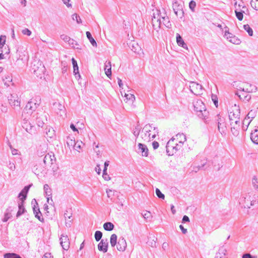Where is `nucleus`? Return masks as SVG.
Here are the masks:
<instances>
[{
	"label": "nucleus",
	"mask_w": 258,
	"mask_h": 258,
	"mask_svg": "<svg viewBox=\"0 0 258 258\" xmlns=\"http://www.w3.org/2000/svg\"><path fill=\"white\" fill-rule=\"evenodd\" d=\"M32 107L31 101H29L27 103L22 112V117L24 118V122L23 123L22 127L27 132L30 134H31L32 130V125L30 123L32 114Z\"/></svg>",
	"instance_id": "obj_1"
},
{
	"label": "nucleus",
	"mask_w": 258,
	"mask_h": 258,
	"mask_svg": "<svg viewBox=\"0 0 258 258\" xmlns=\"http://www.w3.org/2000/svg\"><path fill=\"white\" fill-rule=\"evenodd\" d=\"M194 111L197 116L204 120L206 123H208L209 112L206 109L205 104L201 100H198L193 103Z\"/></svg>",
	"instance_id": "obj_2"
},
{
	"label": "nucleus",
	"mask_w": 258,
	"mask_h": 258,
	"mask_svg": "<svg viewBox=\"0 0 258 258\" xmlns=\"http://www.w3.org/2000/svg\"><path fill=\"white\" fill-rule=\"evenodd\" d=\"M32 184H29L28 185L25 186L23 189L20 191L18 196V204L19 210L17 213L16 216L19 217L25 212V209L24 208V204L25 200L27 197V194L29 192L30 188Z\"/></svg>",
	"instance_id": "obj_3"
},
{
	"label": "nucleus",
	"mask_w": 258,
	"mask_h": 258,
	"mask_svg": "<svg viewBox=\"0 0 258 258\" xmlns=\"http://www.w3.org/2000/svg\"><path fill=\"white\" fill-rule=\"evenodd\" d=\"M174 140L175 139L172 138L166 144V151L168 156H172L176 153L177 151L181 148L183 145V141H178V143L174 144Z\"/></svg>",
	"instance_id": "obj_4"
},
{
	"label": "nucleus",
	"mask_w": 258,
	"mask_h": 258,
	"mask_svg": "<svg viewBox=\"0 0 258 258\" xmlns=\"http://www.w3.org/2000/svg\"><path fill=\"white\" fill-rule=\"evenodd\" d=\"M35 116L36 123L37 125L38 130L40 128L43 130V126H46L47 122V114L42 109L39 112H37L33 115V117Z\"/></svg>",
	"instance_id": "obj_5"
},
{
	"label": "nucleus",
	"mask_w": 258,
	"mask_h": 258,
	"mask_svg": "<svg viewBox=\"0 0 258 258\" xmlns=\"http://www.w3.org/2000/svg\"><path fill=\"white\" fill-rule=\"evenodd\" d=\"M240 112L239 106H236V105H235L229 112V118L231 121V125H232L233 123V121H234L236 124H238L240 122Z\"/></svg>",
	"instance_id": "obj_6"
},
{
	"label": "nucleus",
	"mask_w": 258,
	"mask_h": 258,
	"mask_svg": "<svg viewBox=\"0 0 258 258\" xmlns=\"http://www.w3.org/2000/svg\"><path fill=\"white\" fill-rule=\"evenodd\" d=\"M45 69L42 62L33 59V73L39 78H42Z\"/></svg>",
	"instance_id": "obj_7"
},
{
	"label": "nucleus",
	"mask_w": 258,
	"mask_h": 258,
	"mask_svg": "<svg viewBox=\"0 0 258 258\" xmlns=\"http://www.w3.org/2000/svg\"><path fill=\"white\" fill-rule=\"evenodd\" d=\"M253 87L254 89L253 88H246L245 90L243 88H242L240 87V94H239L238 93H236V94L239 96L241 100H242L243 101H245V102H248L251 99V95L249 94H248V93L252 92L253 90L255 91L256 90V88L255 86H254Z\"/></svg>",
	"instance_id": "obj_8"
},
{
	"label": "nucleus",
	"mask_w": 258,
	"mask_h": 258,
	"mask_svg": "<svg viewBox=\"0 0 258 258\" xmlns=\"http://www.w3.org/2000/svg\"><path fill=\"white\" fill-rule=\"evenodd\" d=\"M172 8L174 14L177 17L182 18L184 16V12L182 8V6L177 1H175L172 3Z\"/></svg>",
	"instance_id": "obj_9"
},
{
	"label": "nucleus",
	"mask_w": 258,
	"mask_h": 258,
	"mask_svg": "<svg viewBox=\"0 0 258 258\" xmlns=\"http://www.w3.org/2000/svg\"><path fill=\"white\" fill-rule=\"evenodd\" d=\"M108 239H102L98 244V249L99 251H102L104 253L106 252L108 250Z\"/></svg>",
	"instance_id": "obj_10"
},
{
	"label": "nucleus",
	"mask_w": 258,
	"mask_h": 258,
	"mask_svg": "<svg viewBox=\"0 0 258 258\" xmlns=\"http://www.w3.org/2000/svg\"><path fill=\"white\" fill-rule=\"evenodd\" d=\"M59 240L60 244L63 249L67 250L70 247V241L68 236L62 235Z\"/></svg>",
	"instance_id": "obj_11"
},
{
	"label": "nucleus",
	"mask_w": 258,
	"mask_h": 258,
	"mask_svg": "<svg viewBox=\"0 0 258 258\" xmlns=\"http://www.w3.org/2000/svg\"><path fill=\"white\" fill-rule=\"evenodd\" d=\"M225 29V36L227 37V39L230 38L229 41L233 44H239L240 42V40L236 38L235 36L233 37V34L229 32L228 27H226Z\"/></svg>",
	"instance_id": "obj_12"
},
{
	"label": "nucleus",
	"mask_w": 258,
	"mask_h": 258,
	"mask_svg": "<svg viewBox=\"0 0 258 258\" xmlns=\"http://www.w3.org/2000/svg\"><path fill=\"white\" fill-rule=\"evenodd\" d=\"M126 245L125 239L123 237H120L116 246L117 250L120 251H124L126 249Z\"/></svg>",
	"instance_id": "obj_13"
},
{
	"label": "nucleus",
	"mask_w": 258,
	"mask_h": 258,
	"mask_svg": "<svg viewBox=\"0 0 258 258\" xmlns=\"http://www.w3.org/2000/svg\"><path fill=\"white\" fill-rule=\"evenodd\" d=\"M157 15V17H156L155 15L154 14L152 19L153 27L155 30H156L157 28H159L161 25L160 17L159 18H158L159 16V13H158Z\"/></svg>",
	"instance_id": "obj_14"
},
{
	"label": "nucleus",
	"mask_w": 258,
	"mask_h": 258,
	"mask_svg": "<svg viewBox=\"0 0 258 258\" xmlns=\"http://www.w3.org/2000/svg\"><path fill=\"white\" fill-rule=\"evenodd\" d=\"M36 150V154L38 156L42 157L44 156L46 152L45 144L43 143L42 145H40L38 147H37Z\"/></svg>",
	"instance_id": "obj_15"
},
{
	"label": "nucleus",
	"mask_w": 258,
	"mask_h": 258,
	"mask_svg": "<svg viewBox=\"0 0 258 258\" xmlns=\"http://www.w3.org/2000/svg\"><path fill=\"white\" fill-rule=\"evenodd\" d=\"M190 90V91L194 93V94H197L196 92H194V90L198 91L201 90L202 89V86L198 83H197L194 82H191L190 83L189 85Z\"/></svg>",
	"instance_id": "obj_16"
},
{
	"label": "nucleus",
	"mask_w": 258,
	"mask_h": 258,
	"mask_svg": "<svg viewBox=\"0 0 258 258\" xmlns=\"http://www.w3.org/2000/svg\"><path fill=\"white\" fill-rule=\"evenodd\" d=\"M139 152L142 153L143 156L147 157L148 156V149L147 146L142 143H139Z\"/></svg>",
	"instance_id": "obj_17"
},
{
	"label": "nucleus",
	"mask_w": 258,
	"mask_h": 258,
	"mask_svg": "<svg viewBox=\"0 0 258 258\" xmlns=\"http://www.w3.org/2000/svg\"><path fill=\"white\" fill-rule=\"evenodd\" d=\"M250 139L253 143L258 144V127L252 131L250 134Z\"/></svg>",
	"instance_id": "obj_18"
},
{
	"label": "nucleus",
	"mask_w": 258,
	"mask_h": 258,
	"mask_svg": "<svg viewBox=\"0 0 258 258\" xmlns=\"http://www.w3.org/2000/svg\"><path fill=\"white\" fill-rule=\"evenodd\" d=\"M44 126L45 127V128H44V130L43 131V134L46 136L47 138H52L54 134V130L49 126H47V125H46V126Z\"/></svg>",
	"instance_id": "obj_19"
},
{
	"label": "nucleus",
	"mask_w": 258,
	"mask_h": 258,
	"mask_svg": "<svg viewBox=\"0 0 258 258\" xmlns=\"http://www.w3.org/2000/svg\"><path fill=\"white\" fill-rule=\"evenodd\" d=\"M9 103L11 106L14 107L20 106V100L19 98L16 99L13 95H11L10 97H9Z\"/></svg>",
	"instance_id": "obj_20"
},
{
	"label": "nucleus",
	"mask_w": 258,
	"mask_h": 258,
	"mask_svg": "<svg viewBox=\"0 0 258 258\" xmlns=\"http://www.w3.org/2000/svg\"><path fill=\"white\" fill-rule=\"evenodd\" d=\"M104 71L105 72V74L108 78H110L111 76V62L110 61H106L104 63Z\"/></svg>",
	"instance_id": "obj_21"
},
{
	"label": "nucleus",
	"mask_w": 258,
	"mask_h": 258,
	"mask_svg": "<svg viewBox=\"0 0 258 258\" xmlns=\"http://www.w3.org/2000/svg\"><path fill=\"white\" fill-rule=\"evenodd\" d=\"M176 42L177 44L183 48H187V44L184 42L182 37L178 33L176 35Z\"/></svg>",
	"instance_id": "obj_22"
},
{
	"label": "nucleus",
	"mask_w": 258,
	"mask_h": 258,
	"mask_svg": "<svg viewBox=\"0 0 258 258\" xmlns=\"http://www.w3.org/2000/svg\"><path fill=\"white\" fill-rule=\"evenodd\" d=\"M72 61L74 68V75L75 76L76 78H77L78 77H79V78H80L81 76L79 72V67L77 64V60L74 58H72Z\"/></svg>",
	"instance_id": "obj_23"
},
{
	"label": "nucleus",
	"mask_w": 258,
	"mask_h": 258,
	"mask_svg": "<svg viewBox=\"0 0 258 258\" xmlns=\"http://www.w3.org/2000/svg\"><path fill=\"white\" fill-rule=\"evenodd\" d=\"M44 190L47 198V202L49 203V198L51 199V189L48 184H45L44 185ZM51 200L52 201V199Z\"/></svg>",
	"instance_id": "obj_24"
},
{
	"label": "nucleus",
	"mask_w": 258,
	"mask_h": 258,
	"mask_svg": "<svg viewBox=\"0 0 258 258\" xmlns=\"http://www.w3.org/2000/svg\"><path fill=\"white\" fill-rule=\"evenodd\" d=\"M75 142L76 141L74 138H71L69 136L67 137L66 143L68 148L70 150H71L72 148L73 149L74 147H75Z\"/></svg>",
	"instance_id": "obj_25"
},
{
	"label": "nucleus",
	"mask_w": 258,
	"mask_h": 258,
	"mask_svg": "<svg viewBox=\"0 0 258 258\" xmlns=\"http://www.w3.org/2000/svg\"><path fill=\"white\" fill-rule=\"evenodd\" d=\"M33 214L35 215V217L37 218L40 222H43L44 218L43 217L42 213L40 212L39 209L36 210L35 209V206L33 207Z\"/></svg>",
	"instance_id": "obj_26"
},
{
	"label": "nucleus",
	"mask_w": 258,
	"mask_h": 258,
	"mask_svg": "<svg viewBox=\"0 0 258 258\" xmlns=\"http://www.w3.org/2000/svg\"><path fill=\"white\" fill-rule=\"evenodd\" d=\"M218 125V129L219 132L222 135V134H226V122L225 121L223 122H220L219 124H217Z\"/></svg>",
	"instance_id": "obj_27"
},
{
	"label": "nucleus",
	"mask_w": 258,
	"mask_h": 258,
	"mask_svg": "<svg viewBox=\"0 0 258 258\" xmlns=\"http://www.w3.org/2000/svg\"><path fill=\"white\" fill-rule=\"evenodd\" d=\"M227 250L224 247L219 248L218 252L216 253V256L221 257V258H227L226 256Z\"/></svg>",
	"instance_id": "obj_28"
},
{
	"label": "nucleus",
	"mask_w": 258,
	"mask_h": 258,
	"mask_svg": "<svg viewBox=\"0 0 258 258\" xmlns=\"http://www.w3.org/2000/svg\"><path fill=\"white\" fill-rule=\"evenodd\" d=\"M86 34V36H87V38L88 39V40H89L91 44L93 46L97 47V43H96L95 40L92 36L91 33L89 31H87Z\"/></svg>",
	"instance_id": "obj_29"
},
{
	"label": "nucleus",
	"mask_w": 258,
	"mask_h": 258,
	"mask_svg": "<svg viewBox=\"0 0 258 258\" xmlns=\"http://www.w3.org/2000/svg\"><path fill=\"white\" fill-rule=\"evenodd\" d=\"M103 228L105 230L110 231L114 229V225L111 222H107L104 223Z\"/></svg>",
	"instance_id": "obj_30"
},
{
	"label": "nucleus",
	"mask_w": 258,
	"mask_h": 258,
	"mask_svg": "<svg viewBox=\"0 0 258 258\" xmlns=\"http://www.w3.org/2000/svg\"><path fill=\"white\" fill-rule=\"evenodd\" d=\"M11 210L10 208L7 209L6 212L5 213L4 217L3 219V221L4 222H7L12 217V215L11 213Z\"/></svg>",
	"instance_id": "obj_31"
},
{
	"label": "nucleus",
	"mask_w": 258,
	"mask_h": 258,
	"mask_svg": "<svg viewBox=\"0 0 258 258\" xmlns=\"http://www.w3.org/2000/svg\"><path fill=\"white\" fill-rule=\"evenodd\" d=\"M206 165V161H202V163L200 165H198L197 166H195L194 167V171H195L196 172H198L199 170L201 169H206L207 167L205 168V166Z\"/></svg>",
	"instance_id": "obj_32"
},
{
	"label": "nucleus",
	"mask_w": 258,
	"mask_h": 258,
	"mask_svg": "<svg viewBox=\"0 0 258 258\" xmlns=\"http://www.w3.org/2000/svg\"><path fill=\"white\" fill-rule=\"evenodd\" d=\"M117 238V236L115 234H113L111 235L110 242L112 247H114L116 245Z\"/></svg>",
	"instance_id": "obj_33"
},
{
	"label": "nucleus",
	"mask_w": 258,
	"mask_h": 258,
	"mask_svg": "<svg viewBox=\"0 0 258 258\" xmlns=\"http://www.w3.org/2000/svg\"><path fill=\"white\" fill-rule=\"evenodd\" d=\"M251 121V119L249 120L246 118H245L243 119V120L242 121V130L243 131L247 130L248 126Z\"/></svg>",
	"instance_id": "obj_34"
},
{
	"label": "nucleus",
	"mask_w": 258,
	"mask_h": 258,
	"mask_svg": "<svg viewBox=\"0 0 258 258\" xmlns=\"http://www.w3.org/2000/svg\"><path fill=\"white\" fill-rule=\"evenodd\" d=\"M4 258H22L19 254L15 253H7L4 255Z\"/></svg>",
	"instance_id": "obj_35"
},
{
	"label": "nucleus",
	"mask_w": 258,
	"mask_h": 258,
	"mask_svg": "<svg viewBox=\"0 0 258 258\" xmlns=\"http://www.w3.org/2000/svg\"><path fill=\"white\" fill-rule=\"evenodd\" d=\"M256 116V111L255 110H251L246 116L245 117L249 120L252 119Z\"/></svg>",
	"instance_id": "obj_36"
},
{
	"label": "nucleus",
	"mask_w": 258,
	"mask_h": 258,
	"mask_svg": "<svg viewBox=\"0 0 258 258\" xmlns=\"http://www.w3.org/2000/svg\"><path fill=\"white\" fill-rule=\"evenodd\" d=\"M84 145L83 142L80 141H77L75 142V147L73 149L80 152V150L82 148V146Z\"/></svg>",
	"instance_id": "obj_37"
},
{
	"label": "nucleus",
	"mask_w": 258,
	"mask_h": 258,
	"mask_svg": "<svg viewBox=\"0 0 258 258\" xmlns=\"http://www.w3.org/2000/svg\"><path fill=\"white\" fill-rule=\"evenodd\" d=\"M162 19L163 20V24L167 28H170V26H171V24L169 20L168 17L166 16H164L162 17Z\"/></svg>",
	"instance_id": "obj_38"
},
{
	"label": "nucleus",
	"mask_w": 258,
	"mask_h": 258,
	"mask_svg": "<svg viewBox=\"0 0 258 258\" xmlns=\"http://www.w3.org/2000/svg\"><path fill=\"white\" fill-rule=\"evenodd\" d=\"M243 28L249 36H252L253 35V30L248 24L244 25Z\"/></svg>",
	"instance_id": "obj_39"
},
{
	"label": "nucleus",
	"mask_w": 258,
	"mask_h": 258,
	"mask_svg": "<svg viewBox=\"0 0 258 258\" xmlns=\"http://www.w3.org/2000/svg\"><path fill=\"white\" fill-rule=\"evenodd\" d=\"M225 121V119L224 117H223L220 114H218L217 115L215 121L216 124H219L220 122H223Z\"/></svg>",
	"instance_id": "obj_40"
},
{
	"label": "nucleus",
	"mask_w": 258,
	"mask_h": 258,
	"mask_svg": "<svg viewBox=\"0 0 258 258\" xmlns=\"http://www.w3.org/2000/svg\"><path fill=\"white\" fill-rule=\"evenodd\" d=\"M235 15L236 18L239 21H242L243 18V11H237V10L235 11Z\"/></svg>",
	"instance_id": "obj_41"
},
{
	"label": "nucleus",
	"mask_w": 258,
	"mask_h": 258,
	"mask_svg": "<svg viewBox=\"0 0 258 258\" xmlns=\"http://www.w3.org/2000/svg\"><path fill=\"white\" fill-rule=\"evenodd\" d=\"M102 232L100 231H96L95 232L94 237L96 241H99L101 240L102 237Z\"/></svg>",
	"instance_id": "obj_42"
},
{
	"label": "nucleus",
	"mask_w": 258,
	"mask_h": 258,
	"mask_svg": "<svg viewBox=\"0 0 258 258\" xmlns=\"http://www.w3.org/2000/svg\"><path fill=\"white\" fill-rule=\"evenodd\" d=\"M150 127H152V125H151L150 124H148L145 125V126H144V129L145 130L146 132V133H145V136L148 135V137H149V139H151V138L150 137V132L151 131L149 128Z\"/></svg>",
	"instance_id": "obj_43"
},
{
	"label": "nucleus",
	"mask_w": 258,
	"mask_h": 258,
	"mask_svg": "<svg viewBox=\"0 0 258 258\" xmlns=\"http://www.w3.org/2000/svg\"><path fill=\"white\" fill-rule=\"evenodd\" d=\"M64 217L66 219H67V218H68V219H70L72 218V213L71 209H69L66 211V212L64 214Z\"/></svg>",
	"instance_id": "obj_44"
},
{
	"label": "nucleus",
	"mask_w": 258,
	"mask_h": 258,
	"mask_svg": "<svg viewBox=\"0 0 258 258\" xmlns=\"http://www.w3.org/2000/svg\"><path fill=\"white\" fill-rule=\"evenodd\" d=\"M3 81L4 82V84L7 87H9L10 85V83L12 81V79L10 76L5 77V78L3 79Z\"/></svg>",
	"instance_id": "obj_45"
},
{
	"label": "nucleus",
	"mask_w": 258,
	"mask_h": 258,
	"mask_svg": "<svg viewBox=\"0 0 258 258\" xmlns=\"http://www.w3.org/2000/svg\"><path fill=\"white\" fill-rule=\"evenodd\" d=\"M155 192L158 198L162 200H164L165 199V195L161 192V191L159 188H156Z\"/></svg>",
	"instance_id": "obj_46"
},
{
	"label": "nucleus",
	"mask_w": 258,
	"mask_h": 258,
	"mask_svg": "<svg viewBox=\"0 0 258 258\" xmlns=\"http://www.w3.org/2000/svg\"><path fill=\"white\" fill-rule=\"evenodd\" d=\"M250 5L253 9L258 11V0H251Z\"/></svg>",
	"instance_id": "obj_47"
},
{
	"label": "nucleus",
	"mask_w": 258,
	"mask_h": 258,
	"mask_svg": "<svg viewBox=\"0 0 258 258\" xmlns=\"http://www.w3.org/2000/svg\"><path fill=\"white\" fill-rule=\"evenodd\" d=\"M141 131V127L139 125H137L136 126L135 128L133 131V134L136 137H138L139 136L140 133Z\"/></svg>",
	"instance_id": "obj_48"
},
{
	"label": "nucleus",
	"mask_w": 258,
	"mask_h": 258,
	"mask_svg": "<svg viewBox=\"0 0 258 258\" xmlns=\"http://www.w3.org/2000/svg\"><path fill=\"white\" fill-rule=\"evenodd\" d=\"M51 155L49 154L46 155L43 159V161L45 164H50V161H51Z\"/></svg>",
	"instance_id": "obj_49"
},
{
	"label": "nucleus",
	"mask_w": 258,
	"mask_h": 258,
	"mask_svg": "<svg viewBox=\"0 0 258 258\" xmlns=\"http://www.w3.org/2000/svg\"><path fill=\"white\" fill-rule=\"evenodd\" d=\"M252 182L254 188L258 190V178L254 176L252 178Z\"/></svg>",
	"instance_id": "obj_50"
},
{
	"label": "nucleus",
	"mask_w": 258,
	"mask_h": 258,
	"mask_svg": "<svg viewBox=\"0 0 258 258\" xmlns=\"http://www.w3.org/2000/svg\"><path fill=\"white\" fill-rule=\"evenodd\" d=\"M177 139H179V141H183V143L186 140V137L183 134H178L176 135Z\"/></svg>",
	"instance_id": "obj_51"
},
{
	"label": "nucleus",
	"mask_w": 258,
	"mask_h": 258,
	"mask_svg": "<svg viewBox=\"0 0 258 258\" xmlns=\"http://www.w3.org/2000/svg\"><path fill=\"white\" fill-rule=\"evenodd\" d=\"M196 6V3L194 1H190L189 3V8L192 12L195 11Z\"/></svg>",
	"instance_id": "obj_52"
},
{
	"label": "nucleus",
	"mask_w": 258,
	"mask_h": 258,
	"mask_svg": "<svg viewBox=\"0 0 258 258\" xmlns=\"http://www.w3.org/2000/svg\"><path fill=\"white\" fill-rule=\"evenodd\" d=\"M72 19L76 20L78 24L82 23L80 17L77 14H74L72 15Z\"/></svg>",
	"instance_id": "obj_53"
},
{
	"label": "nucleus",
	"mask_w": 258,
	"mask_h": 258,
	"mask_svg": "<svg viewBox=\"0 0 258 258\" xmlns=\"http://www.w3.org/2000/svg\"><path fill=\"white\" fill-rule=\"evenodd\" d=\"M6 37L5 36H1L0 37V48H2L6 42Z\"/></svg>",
	"instance_id": "obj_54"
},
{
	"label": "nucleus",
	"mask_w": 258,
	"mask_h": 258,
	"mask_svg": "<svg viewBox=\"0 0 258 258\" xmlns=\"http://www.w3.org/2000/svg\"><path fill=\"white\" fill-rule=\"evenodd\" d=\"M125 96L127 100H131L133 102L135 100V97L132 94H125Z\"/></svg>",
	"instance_id": "obj_55"
},
{
	"label": "nucleus",
	"mask_w": 258,
	"mask_h": 258,
	"mask_svg": "<svg viewBox=\"0 0 258 258\" xmlns=\"http://www.w3.org/2000/svg\"><path fill=\"white\" fill-rule=\"evenodd\" d=\"M22 33L23 34L27 36H30L32 34L31 31L27 28H25L23 29L22 31Z\"/></svg>",
	"instance_id": "obj_56"
},
{
	"label": "nucleus",
	"mask_w": 258,
	"mask_h": 258,
	"mask_svg": "<svg viewBox=\"0 0 258 258\" xmlns=\"http://www.w3.org/2000/svg\"><path fill=\"white\" fill-rule=\"evenodd\" d=\"M231 131L232 134L235 136H237L239 134V131L238 128L235 126L231 127Z\"/></svg>",
	"instance_id": "obj_57"
},
{
	"label": "nucleus",
	"mask_w": 258,
	"mask_h": 258,
	"mask_svg": "<svg viewBox=\"0 0 258 258\" xmlns=\"http://www.w3.org/2000/svg\"><path fill=\"white\" fill-rule=\"evenodd\" d=\"M143 216L146 219H149L151 218V213L149 211H146L144 214H142Z\"/></svg>",
	"instance_id": "obj_58"
},
{
	"label": "nucleus",
	"mask_w": 258,
	"mask_h": 258,
	"mask_svg": "<svg viewBox=\"0 0 258 258\" xmlns=\"http://www.w3.org/2000/svg\"><path fill=\"white\" fill-rule=\"evenodd\" d=\"M212 99L213 101V103L214 105L217 107L218 106V98L216 95H214L213 94L212 95Z\"/></svg>",
	"instance_id": "obj_59"
},
{
	"label": "nucleus",
	"mask_w": 258,
	"mask_h": 258,
	"mask_svg": "<svg viewBox=\"0 0 258 258\" xmlns=\"http://www.w3.org/2000/svg\"><path fill=\"white\" fill-rule=\"evenodd\" d=\"M60 38L65 42H68L69 43L71 38L65 34H62L60 35Z\"/></svg>",
	"instance_id": "obj_60"
},
{
	"label": "nucleus",
	"mask_w": 258,
	"mask_h": 258,
	"mask_svg": "<svg viewBox=\"0 0 258 258\" xmlns=\"http://www.w3.org/2000/svg\"><path fill=\"white\" fill-rule=\"evenodd\" d=\"M69 44L70 45H72V46L73 47H75V45H79L77 42L72 38H70V40L69 42Z\"/></svg>",
	"instance_id": "obj_61"
},
{
	"label": "nucleus",
	"mask_w": 258,
	"mask_h": 258,
	"mask_svg": "<svg viewBox=\"0 0 258 258\" xmlns=\"http://www.w3.org/2000/svg\"><path fill=\"white\" fill-rule=\"evenodd\" d=\"M242 258H257L256 256H253L250 253H244L242 256Z\"/></svg>",
	"instance_id": "obj_62"
},
{
	"label": "nucleus",
	"mask_w": 258,
	"mask_h": 258,
	"mask_svg": "<svg viewBox=\"0 0 258 258\" xmlns=\"http://www.w3.org/2000/svg\"><path fill=\"white\" fill-rule=\"evenodd\" d=\"M35 102H34L35 105H39L41 102V98L39 96H36L35 98Z\"/></svg>",
	"instance_id": "obj_63"
},
{
	"label": "nucleus",
	"mask_w": 258,
	"mask_h": 258,
	"mask_svg": "<svg viewBox=\"0 0 258 258\" xmlns=\"http://www.w3.org/2000/svg\"><path fill=\"white\" fill-rule=\"evenodd\" d=\"M102 177L104 180L106 181H108L110 179V177L107 172H103Z\"/></svg>",
	"instance_id": "obj_64"
}]
</instances>
